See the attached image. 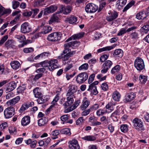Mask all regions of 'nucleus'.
Wrapping results in <instances>:
<instances>
[{
    "instance_id": "29",
    "label": "nucleus",
    "mask_w": 149,
    "mask_h": 149,
    "mask_svg": "<svg viewBox=\"0 0 149 149\" xmlns=\"http://www.w3.org/2000/svg\"><path fill=\"white\" fill-rule=\"evenodd\" d=\"M59 97V94H57L54 99L53 101L52 102V105L47 109V111H49L51 108L54 106V105L56 104V102H57L58 100Z\"/></svg>"
},
{
    "instance_id": "5",
    "label": "nucleus",
    "mask_w": 149,
    "mask_h": 149,
    "mask_svg": "<svg viewBox=\"0 0 149 149\" xmlns=\"http://www.w3.org/2000/svg\"><path fill=\"white\" fill-rule=\"evenodd\" d=\"M88 77V74L87 73L82 72L76 76V81L77 83L82 84L87 80Z\"/></svg>"
},
{
    "instance_id": "47",
    "label": "nucleus",
    "mask_w": 149,
    "mask_h": 149,
    "mask_svg": "<svg viewBox=\"0 0 149 149\" xmlns=\"http://www.w3.org/2000/svg\"><path fill=\"white\" fill-rule=\"evenodd\" d=\"M85 119L83 117H81L77 120L76 121V124L77 125H81L84 123Z\"/></svg>"
},
{
    "instance_id": "39",
    "label": "nucleus",
    "mask_w": 149,
    "mask_h": 149,
    "mask_svg": "<svg viewBox=\"0 0 149 149\" xmlns=\"http://www.w3.org/2000/svg\"><path fill=\"white\" fill-rule=\"evenodd\" d=\"M33 93L34 96L36 97H38L41 96L42 94L40 92L39 88H34L33 90Z\"/></svg>"
},
{
    "instance_id": "48",
    "label": "nucleus",
    "mask_w": 149,
    "mask_h": 149,
    "mask_svg": "<svg viewBox=\"0 0 149 149\" xmlns=\"http://www.w3.org/2000/svg\"><path fill=\"white\" fill-rule=\"evenodd\" d=\"M47 121L46 119L45 118L39 119L38 121V125L40 126L45 125Z\"/></svg>"
},
{
    "instance_id": "46",
    "label": "nucleus",
    "mask_w": 149,
    "mask_h": 149,
    "mask_svg": "<svg viewBox=\"0 0 149 149\" xmlns=\"http://www.w3.org/2000/svg\"><path fill=\"white\" fill-rule=\"evenodd\" d=\"M63 54H64L63 52V54H61V56L58 57V58L61 59L63 61H65L68 60L69 58V56L67 54L65 55H64Z\"/></svg>"
},
{
    "instance_id": "58",
    "label": "nucleus",
    "mask_w": 149,
    "mask_h": 149,
    "mask_svg": "<svg viewBox=\"0 0 149 149\" xmlns=\"http://www.w3.org/2000/svg\"><path fill=\"white\" fill-rule=\"evenodd\" d=\"M43 75L42 73H38L36 74L33 78V80L34 81H36L40 78Z\"/></svg>"
},
{
    "instance_id": "17",
    "label": "nucleus",
    "mask_w": 149,
    "mask_h": 149,
    "mask_svg": "<svg viewBox=\"0 0 149 149\" xmlns=\"http://www.w3.org/2000/svg\"><path fill=\"white\" fill-rule=\"evenodd\" d=\"M67 101L63 104L65 109L68 108L74 102V99L72 96H67Z\"/></svg>"
},
{
    "instance_id": "41",
    "label": "nucleus",
    "mask_w": 149,
    "mask_h": 149,
    "mask_svg": "<svg viewBox=\"0 0 149 149\" xmlns=\"http://www.w3.org/2000/svg\"><path fill=\"white\" fill-rule=\"evenodd\" d=\"M60 133L62 134H65L68 136H70L71 134L70 129L69 128L62 129L60 131Z\"/></svg>"
},
{
    "instance_id": "64",
    "label": "nucleus",
    "mask_w": 149,
    "mask_h": 149,
    "mask_svg": "<svg viewBox=\"0 0 149 149\" xmlns=\"http://www.w3.org/2000/svg\"><path fill=\"white\" fill-rule=\"evenodd\" d=\"M90 112H92V111L90 108H89L87 110H85L82 112L81 115L82 116H85L88 114Z\"/></svg>"
},
{
    "instance_id": "20",
    "label": "nucleus",
    "mask_w": 149,
    "mask_h": 149,
    "mask_svg": "<svg viewBox=\"0 0 149 149\" xmlns=\"http://www.w3.org/2000/svg\"><path fill=\"white\" fill-rule=\"evenodd\" d=\"M77 91L75 86L72 85H70L69 87V89L67 93L66 96H72L73 94Z\"/></svg>"
},
{
    "instance_id": "26",
    "label": "nucleus",
    "mask_w": 149,
    "mask_h": 149,
    "mask_svg": "<svg viewBox=\"0 0 149 149\" xmlns=\"http://www.w3.org/2000/svg\"><path fill=\"white\" fill-rule=\"evenodd\" d=\"M11 10L10 9H5L2 6L0 8V17L5 14H9L10 13Z\"/></svg>"
},
{
    "instance_id": "40",
    "label": "nucleus",
    "mask_w": 149,
    "mask_h": 149,
    "mask_svg": "<svg viewBox=\"0 0 149 149\" xmlns=\"http://www.w3.org/2000/svg\"><path fill=\"white\" fill-rule=\"evenodd\" d=\"M37 101L39 104H42L46 102L47 101V99L44 96L42 95L38 97Z\"/></svg>"
},
{
    "instance_id": "54",
    "label": "nucleus",
    "mask_w": 149,
    "mask_h": 149,
    "mask_svg": "<svg viewBox=\"0 0 149 149\" xmlns=\"http://www.w3.org/2000/svg\"><path fill=\"white\" fill-rule=\"evenodd\" d=\"M109 56V54H104L102 55L100 58V61L102 62H104L108 58Z\"/></svg>"
},
{
    "instance_id": "2",
    "label": "nucleus",
    "mask_w": 149,
    "mask_h": 149,
    "mask_svg": "<svg viewBox=\"0 0 149 149\" xmlns=\"http://www.w3.org/2000/svg\"><path fill=\"white\" fill-rule=\"evenodd\" d=\"M62 37V34L59 32H54L49 35L47 40L52 42H57L60 40Z\"/></svg>"
},
{
    "instance_id": "36",
    "label": "nucleus",
    "mask_w": 149,
    "mask_h": 149,
    "mask_svg": "<svg viewBox=\"0 0 149 149\" xmlns=\"http://www.w3.org/2000/svg\"><path fill=\"white\" fill-rule=\"evenodd\" d=\"M59 134V131L58 130H55L52 132L50 134L52 136V139H55L58 138L57 136Z\"/></svg>"
},
{
    "instance_id": "25",
    "label": "nucleus",
    "mask_w": 149,
    "mask_h": 149,
    "mask_svg": "<svg viewBox=\"0 0 149 149\" xmlns=\"http://www.w3.org/2000/svg\"><path fill=\"white\" fill-rule=\"evenodd\" d=\"M117 45V44H115L112 46H107L105 47H104L102 48L99 49L97 50V52L98 53H100L104 51L110 50L114 48Z\"/></svg>"
},
{
    "instance_id": "63",
    "label": "nucleus",
    "mask_w": 149,
    "mask_h": 149,
    "mask_svg": "<svg viewBox=\"0 0 149 149\" xmlns=\"http://www.w3.org/2000/svg\"><path fill=\"white\" fill-rule=\"evenodd\" d=\"M101 87L102 89L104 91H107L109 88L107 84L105 83H103L102 84Z\"/></svg>"
},
{
    "instance_id": "34",
    "label": "nucleus",
    "mask_w": 149,
    "mask_h": 149,
    "mask_svg": "<svg viewBox=\"0 0 149 149\" xmlns=\"http://www.w3.org/2000/svg\"><path fill=\"white\" fill-rule=\"evenodd\" d=\"M147 17V15L145 12L142 11L137 13L136 15V18L139 19H143Z\"/></svg>"
},
{
    "instance_id": "53",
    "label": "nucleus",
    "mask_w": 149,
    "mask_h": 149,
    "mask_svg": "<svg viewBox=\"0 0 149 149\" xmlns=\"http://www.w3.org/2000/svg\"><path fill=\"white\" fill-rule=\"evenodd\" d=\"M49 61L46 60L40 63V64L43 67H49Z\"/></svg>"
},
{
    "instance_id": "21",
    "label": "nucleus",
    "mask_w": 149,
    "mask_h": 149,
    "mask_svg": "<svg viewBox=\"0 0 149 149\" xmlns=\"http://www.w3.org/2000/svg\"><path fill=\"white\" fill-rule=\"evenodd\" d=\"M72 10L71 7L69 6H66L63 5L61 6V9L60 11H61L65 15H67L70 13Z\"/></svg>"
},
{
    "instance_id": "61",
    "label": "nucleus",
    "mask_w": 149,
    "mask_h": 149,
    "mask_svg": "<svg viewBox=\"0 0 149 149\" xmlns=\"http://www.w3.org/2000/svg\"><path fill=\"white\" fill-rule=\"evenodd\" d=\"M43 1L42 0H37L34 2V6H42L43 4Z\"/></svg>"
},
{
    "instance_id": "6",
    "label": "nucleus",
    "mask_w": 149,
    "mask_h": 149,
    "mask_svg": "<svg viewBox=\"0 0 149 149\" xmlns=\"http://www.w3.org/2000/svg\"><path fill=\"white\" fill-rule=\"evenodd\" d=\"M15 112V108L13 107L7 108L4 111V115L6 118H9L12 117Z\"/></svg>"
},
{
    "instance_id": "16",
    "label": "nucleus",
    "mask_w": 149,
    "mask_h": 149,
    "mask_svg": "<svg viewBox=\"0 0 149 149\" xmlns=\"http://www.w3.org/2000/svg\"><path fill=\"white\" fill-rule=\"evenodd\" d=\"M84 32H81L78 33L74 34L67 39L66 41L68 42L69 41L71 40H75L76 39H79L83 37L84 36Z\"/></svg>"
},
{
    "instance_id": "19",
    "label": "nucleus",
    "mask_w": 149,
    "mask_h": 149,
    "mask_svg": "<svg viewBox=\"0 0 149 149\" xmlns=\"http://www.w3.org/2000/svg\"><path fill=\"white\" fill-rule=\"evenodd\" d=\"M17 84L14 81L9 83L7 85V88L6 91V92H10L14 90L16 87Z\"/></svg>"
},
{
    "instance_id": "24",
    "label": "nucleus",
    "mask_w": 149,
    "mask_h": 149,
    "mask_svg": "<svg viewBox=\"0 0 149 149\" xmlns=\"http://www.w3.org/2000/svg\"><path fill=\"white\" fill-rule=\"evenodd\" d=\"M30 122V117L29 116L24 117L22 119L21 123L22 125L26 126Z\"/></svg>"
},
{
    "instance_id": "31",
    "label": "nucleus",
    "mask_w": 149,
    "mask_h": 149,
    "mask_svg": "<svg viewBox=\"0 0 149 149\" xmlns=\"http://www.w3.org/2000/svg\"><path fill=\"white\" fill-rule=\"evenodd\" d=\"M123 52L120 49H117L115 50L113 53V55L114 56H118L119 57H122L123 55Z\"/></svg>"
},
{
    "instance_id": "51",
    "label": "nucleus",
    "mask_w": 149,
    "mask_h": 149,
    "mask_svg": "<svg viewBox=\"0 0 149 149\" xmlns=\"http://www.w3.org/2000/svg\"><path fill=\"white\" fill-rule=\"evenodd\" d=\"M88 67V65L87 63H85L79 68V70H86Z\"/></svg>"
},
{
    "instance_id": "8",
    "label": "nucleus",
    "mask_w": 149,
    "mask_h": 149,
    "mask_svg": "<svg viewBox=\"0 0 149 149\" xmlns=\"http://www.w3.org/2000/svg\"><path fill=\"white\" fill-rule=\"evenodd\" d=\"M31 28L28 22H25L21 26V32L24 33H29L31 31Z\"/></svg>"
},
{
    "instance_id": "13",
    "label": "nucleus",
    "mask_w": 149,
    "mask_h": 149,
    "mask_svg": "<svg viewBox=\"0 0 149 149\" xmlns=\"http://www.w3.org/2000/svg\"><path fill=\"white\" fill-rule=\"evenodd\" d=\"M61 11L57 12L54 13L52 16L50 20L49 21V24H51L54 22H58L59 20V17L60 16L59 14Z\"/></svg>"
},
{
    "instance_id": "4",
    "label": "nucleus",
    "mask_w": 149,
    "mask_h": 149,
    "mask_svg": "<svg viewBox=\"0 0 149 149\" xmlns=\"http://www.w3.org/2000/svg\"><path fill=\"white\" fill-rule=\"evenodd\" d=\"M134 66L138 70H143L145 67L143 60L140 58H137L134 61Z\"/></svg>"
},
{
    "instance_id": "50",
    "label": "nucleus",
    "mask_w": 149,
    "mask_h": 149,
    "mask_svg": "<svg viewBox=\"0 0 149 149\" xmlns=\"http://www.w3.org/2000/svg\"><path fill=\"white\" fill-rule=\"evenodd\" d=\"M120 129L122 132L125 133L128 130V126L126 124L121 125L120 126Z\"/></svg>"
},
{
    "instance_id": "9",
    "label": "nucleus",
    "mask_w": 149,
    "mask_h": 149,
    "mask_svg": "<svg viewBox=\"0 0 149 149\" xmlns=\"http://www.w3.org/2000/svg\"><path fill=\"white\" fill-rule=\"evenodd\" d=\"M97 7L94 4L89 3L86 6L85 10L87 13H93L95 12L97 10Z\"/></svg>"
},
{
    "instance_id": "15",
    "label": "nucleus",
    "mask_w": 149,
    "mask_h": 149,
    "mask_svg": "<svg viewBox=\"0 0 149 149\" xmlns=\"http://www.w3.org/2000/svg\"><path fill=\"white\" fill-rule=\"evenodd\" d=\"M90 103V100L86 97H84L83 100L82 104L80 106L81 110H83L87 108Z\"/></svg>"
},
{
    "instance_id": "55",
    "label": "nucleus",
    "mask_w": 149,
    "mask_h": 149,
    "mask_svg": "<svg viewBox=\"0 0 149 149\" xmlns=\"http://www.w3.org/2000/svg\"><path fill=\"white\" fill-rule=\"evenodd\" d=\"M127 0H118L117 1V5L123 6L126 4Z\"/></svg>"
},
{
    "instance_id": "49",
    "label": "nucleus",
    "mask_w": 149,
    "mask_h": 149,
    "mask_svg": "<svg viewBox=\"0 0 149 149\" xmlns=\"http://www.w3.org/2000/svg\"><path fill=\"white\" fill-rule=\"evenodd\" d=\"M112 64V62L110 60H108L106 61L103 64V65L109 69L111 68Z\"/></svg>"
},
{
    "instance_id": "32",
    "label": "nucleus",
    "mask_w": 149,
    "mask_h": 149,
    "mask_svg": "<svg viewBox=\"0 0 149 149\" xmlns=\"http://www.w3.org/2000/svg\"><path fill=\"white\" fill-rule=\"evenodd\" d=\"M116 105V103L111 100L109 102L108 104L106 106L105 108L107 109H108L111 111L113 110V107Z\"/></svg>"
},
{
    "instance_id": "11",
    "label": "nucleus",
    "mask_w": 149,
    "mask_h": 149,
    "mask_svg": "<svg viewBox=\"0 0 149 149\" xmlns=\"http://www.w3.org/2000/svg\"><path fill=\"white\" fill-rule=\"evenodd\" d=\"M117 12L114 11L113 12H110L107 15L106 19L109 22L111 21L116 19L118 16Z\"/></svg>"
},
{
    "instance_id": "18",
    "label": "nucleus",
    "mask_w": 149,
    "mask_h": 149,
    "mask_svg": "<svg viewBox=\"0 0 149 149\" xmlns=\"http://www.w3.org/2000/svg\"><path fill=\"white\" fill-rule=\"evenodd\" d=\"M80 103V100H79L75 101L74 104L70 107H68L65 110V113H68L74 110L79 105Z\"/></svg>"
},
{
    "instance_id": "35",
    "label": "nucleus",
    "mask_w": 149,
    "mask_h": 149,
    "mask_svg": "<svg viewBox=\"0 0 149 149\" xmlns=\"http://www.w3.org/2000/svg\"><path fill=\"white\" fill-rule=\"evenodd\" d=\"M52 29V28L49 26H45L42 28V29L41 32L42 34H46L50 32Z\"/></svg>"
},
{
    "instance_id": "3",
    "label": "nucleus",
    "mask_w": 149,
    "mask_h": 149,
    "mask_svg": "<svg viewBox=\"0 0 149 149\" xmlns=\"http://www.w3.org/2000/svg\"><path fill=\"white\" fill-rule=\"evenodd\" d=\"M134 127L138 131L144 130L143 123L141 120L139 118H135L133 120Z\"/></svg>"
},
{
    "instance_id": "12",
    "label": "nucleus",
    "mask_w": 149,
    "mask_h": 149,
    "mask_svg": "<svg viewBox=\"0 0 149 149\" xmlns=\"http://www.w3.org/2000/svg\"><path fill=\"white\" fill-rule=\"evenodd\" d=\"M20 99V97L19 96H17L8 101L6 103V105L8 106H13L18 102Z\"/></svg>"
},
{
    "instance_id": "45",
    "label": "nucleus",
    "mask_w": 149,
    "mask_h": 149,
    "mask_svg": "<svg viewBox=\"0 0 149 149\" xmlns=\"http://www.w3.org/2000/svg\"><path fill=\"white\" fill-rule=\"evenodd\" d=\"M140 31L141 32L145 33H147L149 31V25H144L141 28Z\"/></svg>"
},
{
    "instance_id": "62",
    "label": "nucleus",
    "mask_w": 149,
    "mask_h": 149,
    "mask_svg": "<svg viewBox=\"0 0 149 149\" xmlns=\"http://www.w3.org/2000/svg\"><path fill=\"white\" fill-rule=\"evenodd\" d=\"M69 115L68 114H65L61 116L60 119L62 121H65L69 119Z\"/></svg>"
},
{
    "instance_id": "27",
    "label": "nucleus",
    "mask_w": 149,
    "mask_h": 149,
    "mask_svg": "<svg viewBox=\"0 0 149 149\" xmlns=\"http://www.w3.org/2000/svg\"><path fill=\"white\" fill-rule=\"evenodd\" d=\"M135 97V95L133 93L127 94L126 96L125 100L127 102H130Z\"/></svg>"
},
{
    "instance_id": "57",
    "label": "nucleus",
    "mask_w": 149,
    "mask_h": 149,
    "mask_svg": "<svg viewBox=\"0 0 149 149\" xmlns=\"http://www.w3.org/2000/svg\"><path fill=\"white\" fill-rule=\"evenodd\" d=\"M100 105L98 104H95L91 106L90 108L92 112L93 111H95L98 109Z\"/></svg>"
},
{
    "instance_id": "23",
    "label": "nucleus",
    "mask_w": 149,
    "mask_h": 149,
    "mask_svg": "<svg viewBox=\"0 0 149 149\" xmlns=\"http://www.w3.org/2000/svg\"><path fill=\"white\" fill-rule=\"evenodd\" d=\"M112 97L114 101L118 102L120 98L121 95L118 91L116 90L113 93Z\"/></svg>"
},
{
    "instance_id": "37",
    "label": "nucleus",
    "mask_w": 149,
    "mask_h": 149,
    "mask_svg": "<svg viewBox=\"0 0 149 149\" xmlns=\"http://www.w3.org/2000/svg\"><path fill=\"white\" fill-rule=\"evenodd\" d=\"M120 69V65H117L113 67L111 70V73L112 74H115L118 72Z\"/></svg>"
},
{
    "instance_id": "33",
    "label": "nucleus",
    "mask_w": 149,
    "mask_h": 149,
    "mask_svg": "<svg viewBox=\"0 0 149 149\" xmlns=\"http://www.w3.org/2000/svg\"><path fill=\"white\" fill-rule=\"evenodd\" d=\"M25 143L28 144H30V147L32 148H34L36 145L37 142L36 141H32L31 139L25 141Z\"/></svg>"
},
{
    "instance_id": "7",
    "label": "nucleus",
    "mask_w": 149,
    "mask_h": 149,
    "mask_svg": "<svg viewBox=\"0 0 149 149\" xmlns=\"http://www.w3.org/2000/svg\"><path fill=\"white\" fill-rule=\"evenodd\" d=\"M49 65L47 69L50 71H53L58 68V64L57 59H53L49 61Z\"/></svg>"
},
{
    "instance_id": "10",
    "label": "nucleus",
    "mask_w": 149,
    "mask_h": 149,
    "mask_svg": "<svg viewBox=\"0 0 149 149\" xmlns=\"http://www.w3.org/2000/svg\"><path fill=\"white\" fill-rule=\"evenodd\" d=\"M68 143L69 147L70 149H80V146L77 141L76 140L73 139L70 141Z\"/></svg>"
},
{
    "instance_id": "52",
    "label": "nucleus",
    "mask_w": 149,
    "mask_h": 149,
    "mask_svg": "<svg viewBox=\"0 0 149 149\" xmlns=\"http://www.w3.org/2000/svg\"><path fill=\"white\" fill-rule=\"evenodd\" d=\"M139 80L141 83L145 84L147 80V77L144 76L140 75L139 77Z\"/></svg>"
},
{
    "instance_id": "38",
    "label": "nucleus",
    "mask_w": 149,
    "mask_h": 149,
    "mask_svg": "<svg viewBox=\"0 0 149 149\" xmlns=\"http://www.w3.org/2000/svg\"><path fill=\"white\" fill-rule=\"evenodd\" d=\"M82 139L85 140L89 141H95L96 138V137L92 135L86 136L82 137Z\"/></svg>"
},
{
    "instance_id": "56",
    "label": "nucleus",
    "mask_w": 149,
    "mask_h": 149,
    "mask_svg": "<svg viewBox=\"0 0 149 149\" xmlns=\"http://www.w3.org/2000/svg\"><path fill=\"white\" fill-rule=\"evenodd\" d=\"M32 14V12L29 10L25 11L22 13L23 15L25 17H29Z\"/></svg>"
},
{
    "instance_id": "22",
    "label": "nucleus",
    "mask_w": 149,
    "mask_h": 149,
    "mask_svg": "<svg viewBox=\"0 0 149 149\" xmlns=\"http://www.w3.org/2000/svg\"><path fill=\"white\" fill-rule=\"evenodd\" d=\"M77 19V17L74 15H72L70 17H67L65 21L68 23L73 24L75 23Z\"/></svg>"
},
{
    "instance_id": "43",
    "label": "nucleus",
    "mask_w": 149,
    "mask_h": 149,
    "mask_svg": "<svg viewBox=\"0 0 149 149\" xmlns=\"http://www.w3.org/2000/svg\"><path fill=\"white\" fill-rule=\"evenodd\" d=\"M15 37L19 40L20 42H24L26 40V38L24 35H17L15 36Z\"/></svg>"
},
{
    "instance_id": "1",
    "label": "nucleus",
    "mask_w": 149,
    "mask_h": 149,
    "mask_svg": "<svg viewBox=\"0 0 149 149\" xmlns=\"http://www.w3.org/2000/svg\"><path fill=\"white\" fill-rule=\"evenodd\" d=\"M80 42L77 41H72L65 44L64 45V49L63 53L64 54L67 53L68 51H69V48L70 47H72L73 49L77 48L80 45Z\"/></svg>"
},
{
    "instance_id": "60",
    "label": "nucleus",
    "mask_w": 149,
    "mask_h": 149,
    "mask_svg": "<svg viewBox=\"0 0 149 149\" xmlns=\"http://www.w3.org/2000/svg\"><path fill=\"white\" fill-rule=\"evenodd\" d=\"M12 7L14 9L17 8L19 6V3L17 1H14L12 2Z\"/></svg>"
},
{
    "instance_id": "14",
    "label": "nucleus",
    "mask_w": 149,
    "mask_h": 149,
    "mask_svg": "<svg viewBox=\"0 0 149 149\" xmlns=\"http://www.w3.org/2000/svg\"><path fill=\"white\" fill-rule=\"evenodd\" d=\"M57 8L58 7L56 5H51L45 9L44 13L46 14L47 13L48 14L52 13L57 9Z\"/></svg>"
},
{
    "instance_id": "30",
    "label": "nucleus",
    "mask_w": 149,
    "mask_h": 149,
    "mask_svg": "<svg viewBox=\"0 0 149 149\" xmlns=\"http://www.w3.org/2000/svg\"><path fill=\"white\" fill-rule=\"evenodd\" d=\"M10 65L11 67L15 70L18 69L20 65L19 63L17 61H14L11 62Z\"/></svg>"
},
{
    "instance_id": "42",
    "label": "nucleus",
    "mask_w": 149,
    "mask_h": 149,
    "mask_svg": "<svg viewBox=\"0 0 149 149\" xmlns=\"http://www.w3.org/2000/svg\"><path fill=\"white\" fill-rule=\"evenodd\" d=\"M107 113V110L105 109H100L96 111V114L97 116L103 115Z\"/></svg>"
},
{
    "instance_id": "28",
    "label": "nucleus",
    "mask_w": 149,
    "mask_h": 149,
    "mask_svg": "<svg viewBox=\"0 0 149 149\" xmlns=\"http://www.w3.org/2000/svg\"><path fill=\"white\" fill-rule=\"evenodd\" d=\"M15 43V41L13 40H9L5 43V46L8 48H13L14 47V44Z\"/></svg>"
},
{
    "instance_id": "59",
    "label": "nucleus",
    "mask_w": 149,
    "mask_h": 149,
    "mask_svg": "<svg viewBox=\"0 0 149 149\" xmlns=\"http://www.w3.org/2000/svg\"><path fill=\"white\" fill-rule=\"evenodd\" d=\"M131 38L132 39H137L139 38V34L136 32H134L131 33Z\"/></svg>"
},
{
    "instance_id": "44",
    "label": "nucleus",
    "mask_w": 149,
    "mask_h": 149,
    "mask_svg": "<svg viewBox=\"0 0 149 149\" xmlns=\"http://www.w3.org/2000/svg\"><path fill=\"white\" fill-rule=\"evenodd\" d=\"M135 3V2L134 1H130L128 4H127L126 6L123 9V11L125 12L126 11L131 7L133 6Z\"/></svg>"
}]
</instances>
